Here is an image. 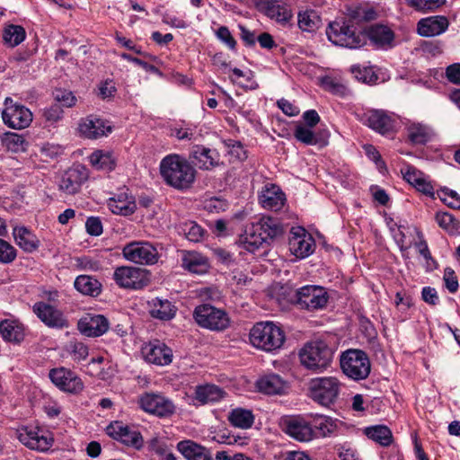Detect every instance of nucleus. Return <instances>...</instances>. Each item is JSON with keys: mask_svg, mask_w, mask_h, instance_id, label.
Segmentation results:
<instances>
[{"mask_svg": "<svg viewBox=\"0 0 460 460\" xmlns=\"http://www.w3.org/2000/svg\"><path fill=\"white\" fill-rule=\"evenodd\" d=\"M148 309L152 317L162 321H169L172 319L177 311L176 306L169 300H163L158 297L148 302Z\"/></svg>", "mask_w": 460, "mask_h": 460, "instance_id": "nucleus-34", "label": "nucleus"}, {"mask_svg": "<svg viewBox=\"0 0 460 460\" xmlns=\"http://www.w3.org/2000/svg\"><path fill=\"white\" fill-rule=\"evenodd\" d=\"M122 254L127 261L138 264H154L158 259L155 247L147 242L128 243L124 246Z\"/></svg>", "mask_w": 460, "mask_h": 460, "instance_id": "nucleus-14", "label": "nucleus"}, {"mask_svg": "<svg viewBox=\"0 0 460 460\" xmlns=\"http://www.w3.org/2000/svg\"><path fill=\"white\" fill-rule=\"evenodd\" d=\"M297 304L309 311L323 308L328 302L326 290L320 286H304L296 292Z\"/></svg>", "mask_w": 460, "mask_h": 460, "instance_id": "nucleus-16", "label": "nucleus"}, {"mask_svg": "<svg viewBox=\"0 0 460 460\" xmlns=\"http://www.w3.org/2000/svg\"><path fill=\"white\" fill-rule=\"evenodd\" d=\"M78 130L81 136L89 139H96L111 133V127L98 117L88 116L81 119Z\"/></svg>", "mask_w": 460, "mask_h": 460, "instance_id": "nucleus-23", "label": "nucleus"}, {"mask_svg": "<svg viewBox=\"0 0 460 460\" xmlns=\"http://www.w3.org/2000/svg\"><path fill=\"white\" fill-rule=\"evenodd\" d=\"M333 349L323 341L306 342L299 350L301 365L313 372L320 373L327 369L333 359Z\"/></svg>", "mask_w": 460, "mask_h": 460, "instance_id": "nucleus-3", "label": "nucleus"}, {"mask_svg": "<svg viewBox=\"0 0 460 460\" xmlns=\"http://www.w3.org/2000/svg\"><path fill=\"white\" fill-rule=\"evenodd\" d=\"M64 111L58 103L51 105L43 111V116L49 123H55L63 118Z\"/></svg>", "mask_w": 460, "mask_h": 460, "instance_id": "nucleus-60", "label": "nucleus"}, {"mask_svg": "<svg viewBox=\"0 0 460 460\" xmlns=\"http://www.w3.org/2000/svg\"><path fill=\"white\" fill-rule=\"evenodd\" d=\"M0 334L6 341L19 343L25 337L24 326L17 320L5 319L0 322Z\"/></svg>", "mask_w": 460, "mask_h": 460, "instance_id": "nucleus-33", "label": "nucleus"}, {"mask_svg": "<svg viewBox=\"0 0 460 460\" xmlns=\"http://www.w3.org/2000/svg\"><path fill=\"white\" fill-rule=\"evenodd\" d=\"M352 73L358 81H362L367 84H374L377 80V76L375 75L372 67H360L359 66H353L351 67Z\"/></svg>", "mask_w": 460, "mask_h": 460, "instance_id": "nucleus-52", "label": "nucleus"}, {"mask_svg": "<svg viewBox=\"0 0 460 460\" xmlns=\"http://www.w3.org/2000/svg\"><path fill=\"white\" fill-rule=\"evenodd\" d=\"M67 351L75 361L84 360L89 354L87 346L79 341L70 342L67 346Z\"/></svg>", "mask_w": 460, "mask_h": 460, "instance_id": "nucleus-54", "label": "nucleus"}, {"mask_svg": "<svg viewBox=\"0 0 460 460\" xmlns=\"http://www.w3.org/2000/svg\"><path fill=\"white\" fill-rule=\"evenodd\" d=\"M49 377L60 391L66 394H78L84 388L81 377L64 367L50 369Z\"/></svg>", "mask_w": 460, "mask_h": 460, "instance_id": "nucleus-10", "label": "nucleus"}, {"mask_svg": "<svg viewBox=\"0 0 460 460\" xmlns=\"http://www.w3.org/2000/svg\"><path fill=\"white\" fill-rule=\"evenodd\" d=\"M228 420L234 427L249 429L254 422V415L251 410L235 408L230 411Z\"/></svg>", "mask_w": 460, "mask_h": 460, "instance_id": "nucleus-43", "label": "nucleus"}, {"mask_svg": "<svg viewBox=\"0 0 460 460\" xmlns=\"http://www.w3.org/2000/svg\"><path fill=\"white\" fill-rule=\"evenodd\" d=\"M184 232L187 239L190 242L200 241L204 234L202 227L195 222L187 223L184 227Z\"/></svg>", "mask_w": 460, "mask_h": 460, "instance_id": "nucleus-58", "label": "nucleus"}, {"mask_svg": "<svg viewBox=\"0 0 460 460\" xmlns=\"http://www.w3.org/2000/svg\"><path fill=\"white\" fill-rule=\"evenodd\" d=\"M160 173L164 181L176 189H187L195 181L196 170L182 156L172 154L160 163Z\"/></svg>", "mask_w": 460, "mask_h": 460, "instance_id": "nucleus-1", "label": "nucleus"}, {"mask_svg": "<svg viewBox=\"0 0 460 460\" xmlns=\"http://www.w3.org/2000/svg\"><path fill=\"white\" fill-rule=\"evenodd\" d=\"M328 39L335 45L349 49L360 47L361 39L345 22H334L330 23L326 31Z\"/></svg>", "mask_w": 460, "mask_h": 460, "instance_id": "nucleus-15", "label": "nucleus"}, {"mask_svg": "<svg viewBox=\"0 0 460 460\" xmlns=\"http://www.w3.org/2000/svg\"><path fill=\"white\" fill-rule=\"evenodd\" d=\"M54 99L61 106L71 108L75 105L76 98L71 91L57 89L54 92Z\"/></svg>", "mask_w": 460, "mask_h": 460, "instance_id": "nucleus-56", "label": "nucleus"}, {"mask_svg": "<svg viewBox=\"0 0 460 460\" xmlns=\"http://www.w3.org/2000/svg\"><path fill=\"white\" fill-rule=\"evenodd\" d=\"M441 199L450 208L460 209V196L455 190L445 188L442 190Z\"/></svg>", "mask_w": 460, "mask_h": 460, "instance_id": "nucleus-59", "label": "nucleus"}, {"mask_svg": "<svg viewBox=\"0 0 460 460\" xmlns=\"http://www.w3.org/2000/svg\"><path fill=\"white\" fill-rule=\"evenodd\" d=\"M1 141L3 146L13 153H20L26 151L28 142L22 135L14 132H5Z\"/></svg>", "mask_w": 460, "mask_h": 460, "instance_id": "nucleus-45", "label": "nucleus"}, {"mask_svg": "<svg viewBox=\"0 0 460 460\" xmlns=\"http://www.w3.org/2000/svg\"><path fill=\"white\" fill-rule=\"evenodd\" d=\"M15 435L24 447L38 452H47L54 443V438L49 430L32 424L19 426Z\"/></svg>", "mask_w": 460, "mask_h": 460, "instance_id": "nucleus-5", "label": "nucleus"}, {"mask_svg": "<svg viewBox=\"0 0 460 460\" xmlns=\"http://www.w3.org/2000/svg\"><path fill=\"white\" fill-rule=\"evenodd\" d=\"M113 279L120 288L130 289H140L150 281L146 270L132 266L117 268L113 273Z\"/></svg>", "mask_w": 460, "mask_h": 460, "instance_id": "nucleus-9", "label": "nucleus"}, {"mask_svg": "<svg viewBox=\"0 0 460 460\" xmlns=\"http://www.w3.org/2000/svg\"><path fill=\"white\" fill-rule=\"evenodd\" d=\"M33 312L49 327L62 329L68 326L64 314L47 303L38 302L34 304Z\"/></svg>", "mask_w": 460, "mask_h": 460, "instance_id": "nucleus-20", "label": "nucleus"}, {"mask_svg": "<svg viewBox=\"0 0 460 460\" xmlns=\"http://www.w3.org/2000/svg\"><path fill=\"white\" fill-rule=\"evenodd\" d=\"M99 95L102 99L112 98L117 91L115 83L112 80L102 82L99 85Z\"/></svg>", "mask_w": 460, "mask_h": 460, "instance_id": "nucleus-62", "label": "nucleus"}, {"mask_svg": "<svg viewBox=\"0 0 460 460\" xmlns=\"http://www.w3.org/2000/svg\"><path fill=\"white\" fill-rule=\"evenodd\" d=\"M341 387V383L335 376L315 377L309 383V395L318 404L331 407L337 402Z\"/></svg>", "mask_w": 460, "mask_h": 460, "instance_id": "nucleus-4", "label": "nucleus"}, {"mask_svg": "<svg viewBox=\"0 0 460 460\" xmlns=\"http://www.w3.org/2000/svg\"><path fill=\"white\" fill-rule=\"evenodd\" d=\"M321 24L318 13L314 10H306L298 13V26L305 31H313Z\"/></svg>", "mask_w": 460, "mask_h": 460, "instance_id": "nucleus-48", "label": "nucleus"}, {"mask_svg": "<svg viewBox=\"0 0 460 460\" xmlns=\"http://www.w3.org/2000/svg\"><path fill=\"white\" fill-rule=\"evenodd\" d=\"M249 341L257 349L275 353L283 347L286 335L282 328L275 323L259 322L250 330Z\"/></svg>", "mask_w": 460, "mask_h": 460, "instance_id": "nucleus-2", "label": "nucleus"}, {"mask_svg": "<svg viewBox=\"0 0 460 460\" xmlns=\"http://www.w3.org/2000/svg\"><path fill=\"white\" fill-rule=\"evenodd\" d=\"M258 390L267 394H281L286 389L285 381L276 374L265 375L256 382Z\"/></svg>", "mask_w": 460, "mask_h": 460, "instance_id": "nucleus-36", "label": "nucleus"}, {"mask_svg": "<svg viewBox=\"0 0 460 460\" xmlns=\"http://www.w3.org/2000/svg\"><path fill=\"white\" fill-rule=\"evenodd\" d=\"M283 430L299 442H309L314 438V430L307 417L293 416L284 421Z\"/></svg>", "mask_w": 460, "mask_h": 460, "instance_id": "nucleus-18", "label": "nucleus"}, {"mask_svg": "<svg viewBox=\"0 0 460 460\" xmlns=\"http://www.w3.org/2000/svg\"><path fill=\"white\" fill-rule=\"evenodd\" d=\"M310 421L314 430V438L331 436L337 429V421L329 416L314 415Z\"/></svg>", "mask_w": 460, "mask_h": 460, "instance_id": "nucleus-39", "label": "nucleus"}, {"mask_svg": "<svg viewBox=\"0 0 460 460\" xmlns=\"http://www.w3.org/2000/svg\"><path fill=\"white\" fill-rule=\"evenodd\" d=\"M294 135L298 141L304 144L315 145L317 143L316 136L311 128L299 125L296 128Z\"/></svg>", "mask_w": 460, "mask_h": 460, "instance_id": "nucleus-51", "label": "nucleus"}, {"mask_svg": "<svg viewBox=\"0 0 460 460\" xmlns=\"http://www.w3.org/2000/svg\"><path fill=\"white\" fill-rule=\"evenodd\" d=\"M408 138L413 144H424L429 137L431 131L424 124L419 122H410L407 125Z\"/></svg>", "mask_w": 460, "mask_h": 460, "instance_id": "nucleus-46", "label": "nucleus"}, {"mask_svg": "<svg viewBox=\"0 0 460 460\" xmlns=\"http://www.w3.org/2000/svg\"><path fill=\"white\" fill-rule=\"evenodd\" d=\"M109 321L102 314H87L78 322V330L88 337H99L109 329Z\"/></svg>", "mask_w": 460, "mask_h": 460, "instance_id": "nucleus-25", "label": "nucleus"}, {"mask_svg": "<svg viewBox=\"0 0 460 460\" xmlns=\"http://www.w3.org/2000/svg\"><path fill=\"white\" fill-rule=\"evenodd\" d=\"M25 31L20 25L10 24L4 30L3 39L10 47H16L25 40Z\"/></svg>", "mask_w": 460, "mask_h": 460, "instance_id": "nucleus-47", "label": "nucleus"}, {"mask_svg": "<svg viewBox=\"0 0 460 460\" xmlns=\"http://www.w3.org/2000/svg\"><path fill=\"white\" fill-rule=\"evenodd\" d=\"M339 457L341 460H361L357 450L347 445L340 447Z\"/></svg>", "mask_w": 460, "mask_h": 460, "instance_id": "nucleus-64", "label": "nucleus"}, {"mask_svg": "<svg viewBox=\"0 0 460 460\" xmlns=\"http://www.w3.org/2000/svg\"><path fill=\"white\" fill-rule=\"evenodd\" d=\"M89 162L96 170L109 172L115 168L117 158L113 152L96 150L89 156Z\"/></svg>", "mask_w": 460, "mask_h": 460, "instance_id": "nucleus-40", "label": "nucleus"}, {"mask_svg": "<svg viewBox=\"0 0 460 460\" xmlns=\"http://www.w3.org/2000/svg\"><path fill=\"white\" fill-rule=\"evenodd\" d=\"M365 434L368 438L384 447L389 446L393 440L391 430L385 425L366 428Z\"/></svg>", "mask_w": 460, "mask_h": 460, "instance_id": "nucleus-44", "label": "nucleus"}, {"mask_svg": "<svg viewBox=\"0 0 460 460\" xmlns=\"http://www.w3.org/2000/svg\"><path fill=\"white\" fill-rule=\"evenodd\" d=\"M193 317L200 327L210 331L221 332L230 325L226 312L209 304L198 305L194 309Z\"/></svg>", "mask_w": 460, "mask_h": 460, "instance_id": "nucleus-6", "label": "nucleus"}, {"mask_svg": "<svg viewBox=\"0 0 460 460\" xmlns=\"http://www.w3.org/2000/svg\"><path fill=\"white\" fill-rule=\"evenodd\" d=\"M258 8L269 18L281 24L288 23L293 16L291 9L282 0H260Z\"/></svg>", "mask_w": 460, "mask_h": 460, "instance_id": "nucleus-21", "label": "nucleus"}, {"mask_svg": "<svg viewBox=\"0 0 460 460\" xmlns=\"http://www.w3.org/2000/svg\"><path fill=\"white\" fill-rule=\"evenodd\" d=\"M436 221L440 227L450 233L456 231L458 227L457 221L450 213L447 212L437 213Z\"/></svg>", "mask_w": 460, "mask_h": 460, "instance_id": "nucleus-53", "label": "nucleus"}, {"mask_svg": "<svg viewBox=\"0 0 460 460\" xmlns=\"http://www.w3.org/2000/svg\"><path fill=\"white\" fill-rule=\"evenodd\" d=\"M142 354L146 361L157 366H167L172 363L173 358L172 350L157 340L144 345Z\"/></svg>", "mask_w": 460, "mask_h": 460, "instance_id": "nucleus-19", "label": "nucleus"}, {"mask_svg": "<svg viewBox=\"0 0 460 460\" xmlns=\"http://www.w3.org/2000/svg\"><path fill=\"white\" fill-rule=\"evenodd\" d=\"M177 449L187 460H212L208 450L192 440L180 441Z\"/></svg>", "mask_w": 460, "mask_h": 460, "instance_id": "nucleus-32", "label": "nucleus"}, {"mask_svg": "<svg viewBox=\"0 0 460 460\" xmlns=\"http://www.w3.org/2000/svg\"><path fill=\"white\" fill-rule=\"evenodd\" d=\"M182 267L194 274L202 275L208 270V260L196 252H186L182 257Z\"/></svg>", "mask_w": 460, "mask_h": 460, "instance_id": "nucleus-37", "label": "nucleus"}, {"mask_svg": "<svg viewBox=\"0 0 460 460\" xmlns=\"http://www.w3.org/2000/svg\"><path fill=\"white\" fill-rule=\"evenodd\" d=\"M192 157L199 168L210 170L217 166L219 162V154L215 149H210L203 146H197L192 151Z\"/></svg>", "mask_w": 460, "mask_h": 460, "instance_id": "nucleus-30", "label": "nucleus"}, {"mask_svg": "<svg viewBox=\"0 0 460 460\" xmlns=\"http://www.w3.org/2000/svg\"><path fill=\"white\" fill-rule=\"evenodd\" d=\"M320 84L324 90L337 95H345L347 93L346 86L337 77L331 75L323 76L320 78Z\"/></svg>", "mask_w": 460, "mask_h": 460, "instance_id": "nucleus-50", "label": "nucleus"}, {"mask_svg": "<svg viewBox=\"0 0 460 460\" xmlns=\"http://www.w3.org/2000/svg\"><path fill=\"white\" fill-rule=\"evenodd\" d=\"M17 256L15 248L8 242L0 238V262L8 264L13 262Z\"/></svg>", "mask_w": 460, "mask_h": 460, "instance_id": "nucleus-55", "label": "nucleus"}, {"mask_svg": "<svg viewBox=\"0 0 460 460\" xmlns=\"http://www.w3.org/2000/svg\"><path fill=\"white\" fill-rule=\"evenodd\" d=\"M254 225L267 243L282 234V227L278 219L270 217H262L254 222Z\"/></svg>", "mask_w": 460, "mask_h": 460, "instance_id": "nucleus-38", "label": "nucleus"}, {"mask_svg": "<svg viewBox=\"0 0 460 460\" xmlns=\"http://www.w3.org/2000/svg\"><path fill=\"white\" fill-rule=\"evenodd\" d=\"M13 235L16 244L26 252H33L40 246L39 238L25 226H15Z\"/></svg>", "mask_w": 460, "mask_h": 460, "instance_id": "nucleus-31", "label": "nucleus"}, {"mask_svg": "<svg viewBox=\"0 0 460 460\" xmlns=\"http://www.w3.org/2000/svg\"><path fill=\"white\" fill-rule=\"evenodd\" d=\"M288 247L296 258L305 259L314 252L316 245L314 237L304 227L294 226L290 230Z\"/></svg>", "mask_w": 460, "mask_h": 460, "instance_id": "nucleus-12", "label": "nucleus"}, {"mask_svg": "<svg viewBox=\"0 0 460 460\" xmlns=\"http://www.w3.org/2000/svg\"><path fill=\"white\" fill-rule=\"evenodd\" d=\"M367 33L369 40L378 47L389 46L394 40V32L385 25H372L367 29Z\"/></svg>", "mask_w": 460, "mask_h": 460, "instance_id": "nucleus-41", "label": "nucleus"}, {"mask_svg": "<svg viewBox=\"0 0 460 460\" xmlns=\"http://www.w3.org/2000/svg\"><path fill=\"white\" fill-rule=\"evenodd\" d=\"M87 179V172L84 166L78 165L68 169L62 175L59 181V190L66 194H75L79 191L81 185Z\"/></svg>", "mask_w": 460, "mask_h": 460, "instance_id": "nucleus-26", "label": "nucleus"}, {"mask_svg": "<svg viewBox=\"0 0 460 460\" xmlns=\"http://www.w3.org/2000/svg\"><path fill=\"white\" fill-rule=\"evenodd\" d=\"M407 6L420 13H429L438 10L446 0H404Z\"/></svg>", "mask_w": 460, "mask_h": 460, "instance_id": "nucleus-49", "label": "nucleus"}, {"mask_svg": "<svg viewBox=\"0 0 460 460\" xmlns=\"http://www.w3.org/2000/svg\"><path fill=\"white\" fill-rule=\"evenodd\" d=\"M363 124L381 135H387L395 129L397 117L383 110H370L360 118Z\"/></svg>", "mask_w": 460, "mask_h": 460, "instance_id": "nucleus-13", "label": "nucleus"}, {"mask_svg": "<svg viewBox=\"0 0 460 460\" xmlns=\"http://www.w3.org/2000/svg\"><path fill=\"white\" fill-rule=\"evenodd\" d=\"M110 210L116 215L128 216L135 212L137 204L135 198L128 189L120 190L107 201Z\"/></svg>", "mask_w": 460, "mask_h": 460, "instance_id": "nucleus-24", "label": "nucleus"}, {"mask_svg": "<svg viewBox=\"0 0 460 460\" xmlns=\"http://www.w3.org/2000/svg\"><path fill=\"white\" fill-rule=\"evenodd\" d=\"M343 373L353 380H362L370 373V361L367 354L359 349H348L341 356Z\"/></svg>", "mask_w": 460, "mask_h": 460, "instance_id": "nucleus-7", "label": "nucleus"}, {"mask_svg": "<svg viewBox=\"0 0 460 460\" xmlns=\"http://www.w3.org/2000/svg\"><path fill=\"white\" fill-rule=\"evenodd\" d=\"M75 288L83 295L97 296L101 293L102 285L93 277L80 275L74 282Z\"/></svg>", "mask_w": 460, "mask_h": 460, "instance_id": "nucleus-42", "label": "nucleus"}, {"mask_svg": "<svg viewBox=\"0 0 460 460\" xmlns=\"http://www.w3.org/2000/svg\"><path fill=\"white\" fill-rule=\"evenodd\" d=\"M217 37L219 40L225 43L229 49H234L236 45V41L232 36L230 31L226 26H221L217 31Z\"/></svg>", "mask_w": 460, "mask_h": 460, "instance_id": "nucleus-63", "label": "nucleus"}, {"mask_svg": "<svg viewBox=\"0 0 460 460\" xmlns=\"http://www.w3.org/2000/svg\"><path fill=\"white\" fill-rule=\"evenodd\" d=\"M403 179L422 194L433 197L434 186L429 177L413 166L406 165L401 169Z\"/></svg>", "mask_w": 460, "mask_h": 460, "instance_id": "nucleus-22", "label": "nucleus"}, {"mask_svg": "<svg viewBox=\"0 0 460 460\" xmlns=\"http://www.w3.org/2000/svg\"><path fill=\"white\" fill-rule=\"evenodd\" d=\"M107 434L126 446L139 449L143 447V438L140 432L131 426L125 425L121 421L111 422L106 428Z\"/></svg>", "mask_w": 460, "mask_h": 460, "instance_id": "nucleus-17", "label": "nucleus"}, {"mask_svg": "<svg viewBox=\"0 0 460 460\" xmlns=\"http://www.w3.org/2000/svg\"><path fill=\"white\" fill-rule=\"evenodd\" d=\"M259 199L264 208L278 211L283 208L286 196L279 186L268 183L263 187Z\"/></svg>", "mask_w": 460, "mask_h": 460, "instance_id": "nucleus-28", "label": "nucleus"}, {"mask_svg": "<svg viewBox=\"0 0 460 460\" xmlns=\"http://www.w3.org/2000/svg\"><path fill=\"white\" fill-rule=\"evenodd\" d=\"M228 155L232 162L243 161L247 158V153L240 142H233L228 145Z\"/></svg>", "mask_w": 460, "mask_h": 460, "instance_id": "nucleus-57", "label": "nucleus"}, {"mask_svg": "<svg viewBox=\"0 0 460 460\" xmlns=\"http://www.w3.org/2000/svg\"><path fill=\"white\" fill-rule=\"evenodd\" d=\"M2 111L4 123L13 129L28 128L33 119L32 112L24 105L15 102L12 98L6 97Z\"/></svg>", "mask_w": 460, "mask_h": 460, "instance_id": "nucleus-8", "label": "nucleus"}, {"mask_svg": "<svg viewBox=\"0 0 460 460\" xmlns=\"http://www.w3.org/2000/svg\"><path fill=\"white\" fill-rule=\"evenodd\" d=\"M138 404L144 411L158 417H168L175 411L173 402L162 394L145 393L139 396Z\"/></svg>", "mask_w": 460, "mask_h": 460, "instance_id": "nucleus-11", "label": "nucleus"}, {"mask_svg": "<svg viewBox=\"0 0 460 460\" xmlns=\"http://www.w3.org/2000/svg\"><path fill=\"white\" fill-rule=\"evenodd\" d=\"M265 243V239L261 236V233L258 232V228L252 223L247 226L244 232L239 236L238 243L249 252H255Z\"/></svg>", "mask_w": 460, "mask_h": 460, "instance_id": "nucleus-29", "label": "nucleus"}, {"mask_svg": "<svg viewBox=\"0 0 460 460\" xmlns=\"http://www.w3.org/2000/svg\"><path fill=\"white\" fill-rule=\"evenodd\" d=\"M226 396V392L215 385H198L194 393V400L199 404L217 402Z\"/></svg>", "mask_w": 460, "mask_h": 460, "instance_id": "nucleus-35", "label": "nucleus"}, {"mask_svg": "<svg viewBox=\"0 0 460 460\" xmlns=\"http://www.w3.org/2000/svg\"><path fill=\"white\" fill-rule=\"evenodd\" d=\"M448 25V20L445 16H429L422 18L418 22L417 31L422 37H434L445 32Z\"/></svg>", "mask_w": 460, "mask_h": 460, "instance_id": "nucleus-27", "label": "nucleus"}, {"mask_svg": "<svg viewBox=\"0 0 460 460\" xmlns=\"http://www.w3.org/2000/svg\"><path fill=\"white\" fill-rule=\"evenodd\" d=\"M86 232L93 236H99L102 234V224L99 217H90L85 222Z\"/></svg>", "mask_w": 460, "mask_h": 460, "instance_id": "nucleus-61", "label": "nucleus"}]
</instances>
